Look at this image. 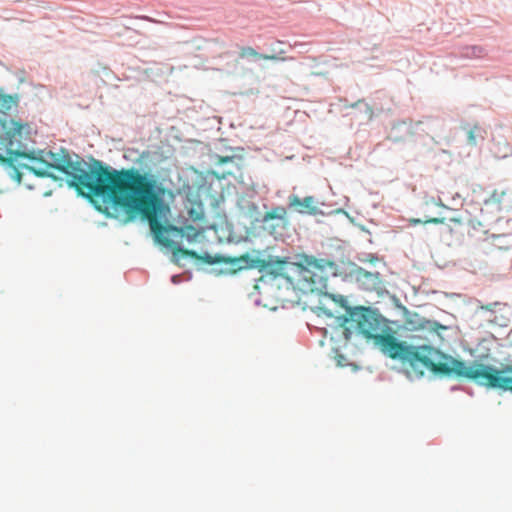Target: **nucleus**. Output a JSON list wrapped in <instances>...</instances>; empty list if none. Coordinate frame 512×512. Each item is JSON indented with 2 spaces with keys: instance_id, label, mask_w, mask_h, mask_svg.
<instances>
[{
  "instance_id": "7ed1b4c3",
  "label": "nucleus",
  "mask_w": 512,
  "mask_h": 512,
  "mask_svg": "<svg viewBox=\"0 0 512 512\" xmlns=\"http://www.w3.org/2000/svg\"><path fill=\"white\" fill-rule=\"evenodd\" d=\"M24 124L15 120L0 121V164L12 168V177L18 182L21 181L22 174L14 165V159L17 157L30 158L26 152L17 149L22 139V130Z\"/></svg>"
},
{
  "instance_id": "ddd939ff",
  "label": "nucleus",
  "mask_w": 512,
  "mask_h": 512,
  "mask_svg": "<svg viewBox=\"0 0 512 512\" xmlns=\"http://www.w3.org/2000/svg\"><path fill=\"white\" fill-rule=\"evenodd\" d=\"M506 195L505 190H494L491 195L484 201L486 205H501L503 198Z\"/></svg>"
},
{
  "instance_id": "5701e85b",
  "label": "nucleus",
  "mask_w": 512,
  "mask_h": 512,
  "mask_svg": "<svg viewBox=\"0 0 512 512\" xmlns=\"http://www.w3.org/2000/svg\"><path fill=\"white\" fill-rule=\"evenodd\" d=\"M184 229L187 230V231L195 232V228L192 227V226H186Z\"/></svg>"
},
{
  "instance_id": "0eeeda50",
  "label": "nucleus",
  "mask_w": 512,
  "mask_h": 512,
  "mask_svg": "<svg viewBox=\"0 0 512 512\" xmlns=\"http://www.w3.org/2000/svg\"><path fill=\"white\" fill-rule=\"evenodd\" d=\"M285 51L283 49L279 50L274 54H261L258 53L253 47L245 46L240 49L239 56L241 58L253 57L261 60H270V61H286L288 60L285 56Z\"/></svg>"
},
{
  "instance_id": "f257e3e1",
  "label": "nucleus",
  "mask_w": 512,
  "mask_h": 512,
  "mask_svg": "<svg viewBox=\"0 0 512 512\" xmlns=\"http://www.w3.org/2000/svg\"><path fill=\"white\" fill-rule=\"evenodd\" d=\"M51 163L42 161L44 167L23 165V168L38 177L57 180L50 172L56 169L69 176V186L75 188L79 195L94 202L96 198L107 199L116 206L123 208L129 220L141 216L148 221L150 229L159 242L161 234L166 230L161 220L169 212L164 202L165 189L153 175L141 173L138 169L116 170L96 161L90 170H86L80 162H73L68 153L62 155L50 152Z\"/></svg>"
},
{
  "instance_id": "4be33fe9",
  "label": "nucleus",
  "mask_w": 512,
  "mask_h": 512,
  "mask_svg": "<svg viewBox=\"0 0 512 512\" xmlns=\"http://www.w3.org/2000/svg\"><path fill=\"white\" fill-rule=\"evenodd\" d=\"M203 259L205 260V262L210 263V264L215 262V261H214V260H212V259H211V257H210V256H208V255H207L206 257H204Z\"/></svg>"
},
{
  "instance_id": "aec40b11",
  "label": "nucleus",
  "mask_w": 512,
  "mask_h": 512,
  "mask_svg": "<svg viewBox=\"0 0 512 512\" xmlns=\"http://www.w3.org/2000/svg\"><path fill=\"white\" fill-rule=\"evenodd\" d=\"M410 223L413 224V225H416V224H420V223H423V221H421L420 219H410Z\"/></svg>"
},
{
  "instance_id": "39448f33",
  "label": "nucleus",
  "mask_w": 512,
  "mask_h": 512,
  "mask_svg": "<svg viewBox=\"0 0 512 512\" xmlns=\"http://www.w3.org/2000/svg\"><path fill=\"white\" fill-rule=\"evenodd\" d=\"M233 266L238 269H258L259 271L273 272L274 264L270 260L251 258L249 255H242L232 260Z\"/></svg>"
},
{
  "instance_id": "a211bd4d",
  "label": "nucleus",
  "mask_w": 512,
  "mask_h": 512,
  "mask_svg": "<svg viewBox=\"0 0 512 512\" xmlns=\"http://www.w3.org/2000/svg\"><path fill=\"white\" fill-rule=\"evenodd\" d=\"M498 305H499V303H498V302H494V303H490V304H487V305H481V306H480V308H481L482 310L493 311V310H494V308H495L496 306H498Z\"/></svg>"
},
{
  "instance_id": "9b49d317",
  "label": "nucleus",
  "mask_w": 512,
  "mask_h": 512,
  "mask_svg": "<svg viewBox=\"0 0 512 512\" xmlns=\"http://www.w3.org/2000/svg\"><path fill=\"white\" fill-rule=\"evenodd\" d=\"M357 278L358 280L368 281L373 288L378 286L380 283V274L378 272L373 273L364 269H359L357 271Z\"/></svg>"
},
{
  "instance_id": "f03ea898",
  "label": "nucleus",
  "mask_w": 512,
  "mask_h": 512,
  "mask_svg": "<svg viewBox=\"0 0 512 512\" xmlns=\"http://www.w3.org/2000/svg\"><path fill=\"white\" fill-rule=\"evenodd\" d=\"M332 299L345 310V314L337 316L336 319L346 340L351 338L353 330L357 331L367 340H372L384 355L400 360L413 376L422 377L428 370L436 375H454L475 381L488 389L512 393V364L503 365L499 369L474 361L467 366L465 361L445 354L431 345L415 346L398 341L383 324V320L369 308L350 307L344 296H333Z\"/></svg>"
},
{
  "instance_id": "20e7f679",
  "label": "nucleus",
  "mask_w": 512,
  "mask_h": 512,
  "mask_svg": "<svg viewBox=\"0 0 512 512\" xmlns=\"http://www.w3.org/2000/svg\"><path fill=\"white\" fill-rule=\"evenodd\" d=\"M301 280L310 291H320L326 286L329 273L336 270L335 262L304 255L298 263Z\"/></svg>"
},
{
  "instance_id": "9d476101",
  "label": "nucleus",
  "mask_w": 512,
  "mask_h": 512,
  "mask_svg": "<svg viewBox=\"0 0 512 512\" xmlns=\"http://www.w3.org/2000/svg\"><path fill=\"white\" fill-rule=\"evenodd\" d=\"M485 136V129L478 124L467 129L468 144L471 146H476L480 141L485 139Z\"/></svg>"
},
{
  "instance_id": "6e6552de",
  "label": "nucleus",
  "mask_w": 512,
  "mask_h": 512,
  "mask_svg": "<svg viewBox=\"0 0 512 512\" xmlns=\"http://www.w3.org/2000/svg\"><path fill=\"white\" fill-rule=\"evenodd\" d=\"M18 105V97L16 95L0 94V121H10L7 114Z\"/></svg>"
},
{
  "instance_id": "412c9836",
  "label": "nucleus",
  "mask_w": 512,
  "mask_h": 512,
  "mask_svg": "<svg viewBox=\"0 0 512 512\" xmlns=\"http://www.w3.org/2000/svg\"><path fill=\"white\" fill-rule=\"evenodd\" d=\"M285 264H286V261H284V260L277 261V265H278L279 269H281Z\"/></svg>"
},
{
  "instance_id": "1a4fd4ad",
  "label": "nucleus",
  "mask_w": 512,
  "mask_h": 512,
  "mask_svg": "<svg viewBox=\"0 0 512 512\" xmlns=\"http://www.w3.org/2000/svg\"><path fill=\"white\" fill-rule=\"evenodd\" d=\"M189 219L193 222H201L205 219L204 205L199 200H189L187 207Z\"/></svg>"
},
{
  "instance_id": "423d86ee",
  "label": "nucleus",
  "mask_w": 512,
  "mask_h": 512,
  "mask_svg": "<svg viewBox=\"0 0 512 512\" xmlns=\"http://www.w3.org/2000/svg\"><path fill=\"white\" fill-rule=\"evenodd\" d=\"M289 206L295 208L301 214L315 215L318 210L313 196H306L304 199H300L296 195H291L289 197Z\"/></svg>"
},
{
  "instance_id": "f3484780",
  "label": "nucleus",
  "mask_w": 512,
  "mask_h": 512,
  "mask_svg": "<svg viewBox=\"0 0 512 512\" xmlns=\"http://www.w3.org/2000/svg\"><path fill=\"white\" fill-rule=\"evenodd\" d=\"M445 222V218H429L423 221V224H443Z\"/></svg>"
},
{
  "instance_id": "6ab92c4d",
  "label": "nucleus",
  "mask_w": 512,
  "mask_h": 512,
  "mask_svg": "<svg viewBox=\"0 0 512 512\" xmlns=\"http://www.w3.org/2000/svg\"><path fill=\"white\" fill-rule=\"evenodd\" d=\"M320 310L328 317H334V313L327 308H320Z\"/></svg>"
},
{
  "instance_id": "4468645a",
  "label": "nucleus",
  "mask_w": 512,
  "mask_h": 512,
  "mask_svg": "<svg viewBox=\"0 0 512 512\" xmlns=\"http://www.w3.org/2000/svg\"><path fill=\"white\" fill-rule=\"evenodd\" d=\"M419 328L422 330L432 331L438 333L440 329H446L445 326L435 321L423 320L419 324Z\"/></svg>"
},
{
  "instance_id": "dca6fc26",
  "label": "nucleus",
  "mask_w": 512,
  "mask_h": 512,
  "mask_svg": "<svg viewBox=\"0 0 512 512\" xmlns=\"http://www.w3.org/2000/svg\"><path fill=\"white\" fill-rule=\"evenodd\" d=\"M177 253H181L182 255H185V256H190L191 258H198L197 253L192 250L177 248L174 250V254H177Z\"/></svg>"
},
{
  "instance_id": "f8f14e48",
  "label": "nucleus",
  "mask_w": 512,
  "mask_h": 512,
  "mask_svg": "<svg viewBox=\"0 0 512 512\" xmlns=\"http://www.w3.org/2000/svg\"><path fill=\"white\" fill-rule=\"evenodd\" d=\"M287 214L286 208L283 206H277L266 212L263 216V221L267 222L274 219H285Z\"/></svg>"
},
{
  "instance_id": "2eb2a0df",
  "label": "nucleus",
  "mask_w": 512,
  "mask_h": 512,
  "mask_svg": "<svg viewBox=\"0 0 512 512\" xmlns=\"http://www.w3.org/2000/svg\"><path fill=\"white\" fill-rule=\"evenodd\" d=\"M363 105L364 108H365V113L367 115V118L368 119H371L372 116H373V110L372 108L367 104L365 103L363 100H359L357 101L356 103L352 104L351 107H357V106H361Z\"/></svg>"
}]
</instances>
